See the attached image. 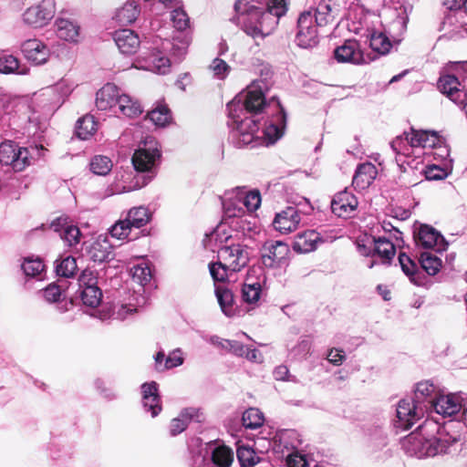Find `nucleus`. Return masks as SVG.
Here are the masks:
<instances>
[{"mask_svg": "<svg viewBox=\"0 0 467 467\" xmlns=\"http://www.w3.org/2000/svg\"><path fill=\"white\" fill-rule=\"evenodd\" d=\"M268 89V84L263 79L253 81L245 92L236 96L227 104L229 118L234 121V127L232 132V140L235 147H255L260 144L261 137L257 135L259 130L256 114L267 113V107L279 102L273 98L268 103L265 94Z\"/></svg>", "mask_w": 467, "mask_h": 467, "instance_id": "f257e3e1", "label": "nucleus"}, {"mask_svg": "<svg viewBox=\"0 0 467 467\" xmlns=\"http://www.w3.org/2000/svg\"><path fill=\"white\" fill-rule=\"evenodd\" d=\"M439 395L436 387L429 380L419 382L414 390V398L401 400L397 407V418L399 426L405 430L424 416V413L431 410L432 401Z\"/></svg>", "mask_w": 467, "mask_h": 467, "instance_id": "f03ea898", "label": "nucleus"}, {"mask_svg": "<svg viewBox=\"0 0 467 467\" xmlns=\"http://www.w3.org/2000/svg\"><path fill=\"white\" fill-rule=\"evenodd\" d=\"M436 429H438V426L435 423L425 422L416 431L411 432L401 441L402 449L408 455L415 456L419 459L433 457L447 452L449 447L456 440L442 439L441 433L439 437L428 435L427 432L429 431Z\"/></svg>", "mask_w": 467, "mask_h": 467, "instance_id": "7ed1b4c3", "label": "nucleus"}, {"mask_svg": "<svg viewBox=\"0 0 467 467\" xmlns=\"http://www.w3.org/2000/svg\"><path fill=\"white\" fill-rule=\"evenodd\" d=\"M161 157L159 142L153 137H146L135 150L131 159L134 169L139 172L151 173L147 177L143 185L147 184L153 177Z\"/></svg>", "mask_w": 467, "mask_h": 467, "instance_id": "20e7f679", "label": "nucleus"}, {"mask_svg": "<svg viewBox=\"0 0 467 467\" xmlns=\"http://www.w3.org/2000/svg\"><path fill=\"white\" fill-rule=\"evenodd\" d=\"M171 19L175 29L181 33L173 36L172 42L165 40L161 46L165 50L171 49L172 56L181 60L185 56L191 42V36L185 32L190 27V18L182 8L178 7L172 10Z\"/></svg>", "mask_w": 467, "mask_h": 467, "instance_id": "39448f33", "label": "nucleus"}, {"mask_svg": "<svg viewBox=\"0 0 467 467\" xmlns=\"http://www.w3.org/2000/svg\"><path fill=\"white\" fill-rule=\"evenodd\" d=\"M45 150L43 146L22 148L16 142L7 140L0 144V163L11 166L15 171H22L29 164V159L36 154L40 157V151Z\"/></svg>", "mask_w": 467, "mask_h": 467, "instance_id": "423d86ee", "label": "nucleus"}, {"mask_svg": "<svg viewBox=\"0 0 467 467\" xmlns=\"http://www.w3.org/2000/svg\"><path fill=\"white\" fill-rule=\"evenodd\" d=\"M318 8L302 12L297 19L298 32L296 41L300 47L312 48L319 44Z\"/></svg>", "mask_w": 467, "mask_h": 467, "instance_id": "0eeeda50", "label": "nucleus"}, {"mask_svg": "<svg viewBox=\"0 0 467 467\" xmlns=\"http://www.w3.org/2000/svg\"><path fill=\"white\" fill-rule=\"evenodd\" d=\"M263 128V139L266 144H274L284 136L286 126V115L280 102H274L267 108Z\"/></svg>", "mask_w": 467, "mask_h": 467, "instance_id": "6e6552de", "label": "nucleus"}, {"mask_svg": "<svg viewBox=\"0 0 467 467\" xmlns=\"http://www.w3.org/2000/svg\"><path fill=\"white\" fill-rule=\"evenodd\" d=\"M313 207L309 204L307 199L301 198L296 206H287L285 209L277 213L273 221L275 229L281 234H289L299 226L301 213H308Z\"/></svg>", "mask_w": 467, "mask_h": 467, "instance_id": "1a4fd4ad", "label": "nucleus"}, {"mask_svg": "<svg viewBox=\"0 0 467 467\" xmlns=\"http://www.w3.org/2000/svg\"><path fill=\"white\" fill-rule=\"evenodd\" d=\"M74 89L72 82L61 79L57 84L43 88L36 99L51 109L59 108Z\"/></svg>", "mask_w": 467, "mask_h": 467, "instance_id": "9d476101", "label": "nucleus"}, {"mask_svg": "<svg viewBox=\"0 0 467 467\" xmlns=\"http://www.w3.org/2000/svg\"><path fill=\"white\" fill-rule=\"evenodd\" d=\"M234 462V451L227 446L211 447L207 456L199 454L193 459V467H230Z\"/></svg>", "mask_w": 467, "mask_h": 467, "instance_id": "9b49d317", "label": "nucleus"}, {"mask_svg": "<svg viewBox=\"0 0 467 467\" xmlns=\"http://www.w3.org/2000/svg\"><path fill=\"white\" fill-rule=\"evenodd\" d=\"M55 14V0H42L38 5H33L25 11L23 20L33 27H43L49 23Z\"/></svg>", "mask_w": 467, "mask_h": 467, "instance_id": "f8f14e48", "label": "nucleus"}, {"mask_svg": "<svg viewBox=\"0 0 467 467\" xmlns=\"http://www.w3.org/2000/svg\"><path fill=\"white\" fill-rule=\"evenodd\" d=\"M218 258L233 273L240 271L247 265L249 254L243 245L237 244L223 246L218 252Z\"/></svg>", "mask_w": 467, "mask_h": 467, "instance_id": "ddd939ff", "label": "nucleus"}, {"mask_svg": "<svg viewBox=\"0 0 467 467\" xmlns=\"http://www.w3.org/2000/svg\"><path fill=\"white\" fill-rule=\"evenodd\" d=\"M438 87L451 100L463 104L466 99L465 85L462 84L453 72H447L440 77Z\"/></svg>", "mask_w": 467, "mask_h": 467, "instance_id": "4468645a", "label": "nucleus"}, {"mask_svg": "<svg viewBox=\"0 0 467 467\" xmlns=\"http://www.w3.org/2000/svg\"><path fill=\"white\" fill-rule=\"evenodd\" d=\"M415 240L419 246L436 252H443L448 247V243L441 233L427 224L420 225L415 234Z\"/></svg>", "mask_w": 467, "mask_h": 467, "instance_id": "2eb2a0df", "label": "nucleus"}, {"mask_svg": "<svg viewBox=\"0 0 467 467\" xmlns=\"http://www.w3.org/2000/svg\"><path fill=\"white\" fill-rule=\"evenodd\" d=\"M290 254L288 244L281 241L266 242L263 246L262 262L266 267H275L285 263Z\"/></svg>", "mask_w": 467, "mask_h": 467, "instance_id": "dca6fc26", "label": "nucleus"}, {"mask_svg": "<svg viewBox=\"0 0 467 467\" xmlns=\"http://www.w3.org/2000/svg\"><path fill=\"white\" fill-rule=\"evenodd\" d=\"M334 57L339 63L361 65L367 60L360 48L359 43L355 39H348L334 50Z\"/></svg>", "mask_w": 467, "mask_h": 467, "instance_id": "f3484780", "label": "nucleus"}, {"mask_svg": "<svg viewBox=\"0 0 467 467\" xmlns=\"http://www.w3.org/2000/svg\"><path fill=\"white\" fill-rule=\"evenodd\" d=\"M358 205L357 197L350 192L344 190L334 195L331 201V211L337 217H351Z\"/></svg>", "mask_w": 467, "mask_h": 467, "instance_id": "a211bd4d", "label": "nucleus"}, {"mask_svg": "<svg viewBox=\"0 0 467 467\" xmlns=\"http://www.w3.org/2000/svg\"><path fill=\"white\" fill-rule=\"evenodd\" d=\"M462 400V396L457 393L439 394L436 400L432 401L431 409L444 417L452 416L463 408Z\"/></svg>", "mask_w": 467, "mask_h": 467, "instance_id": "6ab92c4d", "label": "nucleus"}, {"mask_svg": "<svg viewBox=\"0 0 467 467\" xmlns=\"http://www.w3.org/2000/svg\"><path fill=\"white\" fill-rule=\"evenodd\" d=\"M122 90L115 84L107 83L96 93V107L99 110H111L117 113L116 107Z\"/></svg>", "mask_w": 467, "mask_h": 467, "instance_id": "aec40b11", "label": "nucleus"}, {"mask_svg": "<svg viewBox=\"0 0 467 467\" xmlns=\"http://www.w3.org/2000/svg\"><path fill=\"white\" fill-rule=\"evenodd\" d=\"M25 57L35 65L45 64L50 56L48 47L38 39H28L22 44Z\"/></svg>", "mask_w": 467, "mask_h": 467, "instance_id": "412c9836", "label": "nucleus"}, {"mask_svg": "<svg viewBox=\"0 0 467 467\" xmlns=\"http://www.w3.org/2000/svg\"><path fill=\"white\" fill-rule=\"evenodd\" d=\"M441 30L451 35V36L467 32V14L465 11L460 9L448 12L441 24Z\"/></svg>", "mask_w": 467, "mask_h": 467, "instance_id": "4be33fe9", "label": "nucleus"}, {"mask_svg": "<svg viewBox=\"0 0 467 467\" xmlns=\"http://www.w3.org/2000/svg\"><path fill=\"white\" fill-rule=\"evenodd\" d=\"M141 393L145 411L150 412L151 417H156L161 410L158 384L155 381L142 384Z\"/></svg>", "mask_w": 467, "mask_h": 467, "instance_id": "5701e85b", "label": "nucleus"}, {"mask_svg": "<svg viewBox=\"0 0 467 467\" xmlns=\"http://www.w3.org/2000/svg\"><path fill=\"white\" fill-rule=\"evenodd\" d=\"M442 140L435 131L416 130H414V139H412V146L424 149L439 148L441 151V156L449 155L446 147L441 146Z\"/></svg>", "mask_w": 467, "mask_h": 467, "instance_id": "b1692460", "label": "nucleus"}, {"mask_svg": "<svg viewBox=\"0 0 467 467\" xmlns=\"http://www.w3.org/2000/svg\"><path fill=\"white\" fill-rule=\"evenodd\" d=\"M114 41L123 54H134L140 44L139 36L131 29H120L115 32Z\"/></svg>", "mask_w": 467, "mask_h": 467, "instance_id": "393cba45", "label": "nucleus"}, {"mask_svg": "<svg viewBox=\"0 0 467 467\" xmlns=\"http://www.w3.org/2000/svg\"><path fill=\"white\" fill-rule=\"evenodd\" d=\"M55 26L58 38L70 43L78 42L80 26L77 22L67 18H57Z\"/></svg>", "mask_w": 467, "mask_h": 467, "instance_id": "a878e982", "label": "nucleus"}, {"mask_svg": "<svg viewBox=\"0 0 467 467\" xmlns=\"http://www.w3.org/2000/svg\"><path fill=\"white\" fill-rule=\"evenodd\" d=\"M378 174L377 168L371 162H365L358 166L352 180L355 188L364 190L375 180Z\"/></svg>", "mask_w": 467, "mask_h": 467, "instance_id": "bb28decb", "label": "nucleus"}, {"mask_svg": "<svg viewBox=\"0 0 467 467\" xmlns=\"http://www.w3.org/2000/svg\"><path fill=\"white\" fill-rule=\"evenodd\" d=\"M140 5L137 0H128L115 12L116 21L124 26L134 23L140 15Z\"/></svg>", "mask_w": 467, "mask_h": 467, "instance_id": "cd10ccee", "label": "nucleus"}, {"mask_svg": "<svg viewBox=\"0 0 467 467\" xmlns=\"http://www.w3.org/2000/svg\"><path fill=\"white\" fill-rule=\"evenodd\" d=\"M146 303V299L143 296L139 295L133 296L128 303H117L113 304V319L124 320L128 317L135 314L138 308L142 306Z\"/></svg>", "mask_w": 467, "mask_h": 467, "instance_id": "c85d7f7f", "label": "nucleus"}, {"mask_svg": "<svg viewBox=\"0 0 467 467\" xmlns=\"http://www.w3.org/2000/svg\"><path fill=\"white\" fill-rule=\"evenodd\" d=\"M155 368L158 371H164L173 368H177L183 363L182 351L181 348L172 350L167 358L162 350L154 356Z\"/></svg>", "mask_w": 467, "mask_h": 467, "instance_id": "c756f323", "label": "nucleus"}, {"mask_svg": "<svg viewBox=\"0 0 467 467\" xmlns=\"http://www.w3.org/2000/svg\"><path fill=\"white\" fill-rule=\"evenodd\" d=\"M320 240L319 233L313 230L306 231L296 235L293 248L299 253H309L317 249Z\"/></svg>", "mask_w": 467, "mask_h": 467, "instance_id": "7c9ffc66", "label": "nucleus"}, {"mask_svg": "<svg viewBox=\"0 0 467 467\" xmlns=\"http://www.w3.org/2000/svg\"><path fill=\"white\" fill-rule=\"evenodd\" d=\"M116 110L128 118H135L141 114L142 107L138 99L122 91Z\"/></svg>", "mask_w": 467, "mask_h": 467, "instance_id": "2f4dec72", "label": "nucleus"}, {"mask_svg": "<svg viewBox=\"0 0 467 467\" xmlns=\"http://www.w3.org/2000/svg\"><path fill=\"white\" fill-rule=\"evenodd\" d=\"M146 70L164 75L170 71V58L161 52L152 53L145 59V65L140 67Z\"/></svg>", "mask_w": 467, "mask_h": 467, "instance_id": "473e14b6", "label": "nucleus"}, {"mask_svg": "<svg viewBox=\"0 0 467 467\" xmlns=\"http://www.w3.org/2000/svg\"><path fill=\"white\" fill-rule=\"evenodd\" d=\"M262 294V283L259 279L247 277L242 287V298L248 305H257Z\"/></svg>", "mask_w": 467, "mask_h": 467, "instance_id": "72a5a7b5", "label": "nucleus"}, {"mask_svg": "<svg viewBox=\"0 0 467 467\" xmlns=\"http://www.w3.org/2000/svg\"><path fill=\"white\" fill-rule=\"evenodd\" d=\"M215 296L222 312L226 317H233L235 313L233 292L223 285H215Z\"/></svg>", "mask_w": 467, "mask_h": 467, "instance_id": "f704fd0d", "label": "nucleus"}, {"mask_svg": "<svg viewBox=\"0 0 467 467\" xmlns=\"http://www.w3.org/2000/svg\"><path fill=\"white\" fill-rule=\"evenodd\" d=\"M412 139H414L413 129L410 132H404L402 135L397 136L390 142V147L397 155L408 157L412 153L411 150L417 148V146H412Z\"/></svg>", "mask_w": 467, "mask_h": 467, "instance_id": "c9c22d12", "label": "nucleus"}, {"mask_svg": "<svg viewBox=\"0 0 467 467\" xmlns=\"http://www.w3.org/2000/svg\"><path fill=\"white\" fill-rule=\"evenodd\" d=\"M45 300L48 303H59L57 310L60 313H64L68 310V306L72 307V301H64L60 303V299L63 296L62 289L55 283L49 284L46 288L40 291Z\"/></svg>", "mask_w": 467, "mask_h": 467, "instance_id": "e433bc0d", "label": "nucleus"}, {"mask_svg": "<svg viewBox=\"0 0 467 467\" xmlns=\"http://www.w3.org/2000/svg\"><path fill=\"white\" fill-rule=\"evenodd\" d=\"M90 258L94 262H104L112 256V245L106 237H99L90 246Z\"/></svg>", "mask_w": 467, "mask_h": 467, "instance_id": "4c0bfd02", "label": "nucleus"}, {"mask_svg": "<svg viewBox=\"0 0 467 467\" xmlns=\"http://www.w3.org/2000/svg\"><path fill=\"white\" fill-rule=\"evenodd\" d=\"M395 246L389 240L381 237L374 240L373 255L380 257L382 263H389L395 255Z\"/></svg>", "mask_w": 467, "mask_h": 467, "instance_id": "58836bf2", "label": "nucleus"}, {"mask_svg": "<svg viewBox=\"0 0 467 467\" xmlns=\"http://www.w3.org/2000/svg\"><path fill=\"white\" fill-rule=\"evenodd\" d=\"M236 198L248 212H254L261 205V194L258 190L245 191L242 189L238 191Z\"/></svg>", "mask_w": 467, "mask_h": 467, "instance_id": "ea45409f", "label": "nucleus"}, {"mask_svg": "<svg viewBox=\"0 0 467 467\" xmlns=\"http://www.w3.org/2000/svg\"><path fill=\"white\" fill-rule=\"evenodd\" d=\"M197 413V410L193 408L184 409L178 418H174L171 421L170 433L171 436H176L182 432L191 419H192Z\"/></svg>", "mask_w": 467, "mask_h": 467, "instance_id": "a19ab883", "label": "nucleus"}, {"mask_svg": "<svg viewBox=\"0 0 467 467\" xmlns=\"http://www.w3.org/2000/svg\"><path fill=\"white\" fill-rule=\"evenodd\" d=\"M98 130V123L92 115L80 118L76 126V133L81 140H87Z\"/></svg>", "mask_w": 467, "mask_h": 467, "instance_id": "79ce46f5", "label": "nucleus"}, {"mask_svg": "<svg viewBox=\"0 0 467 467\" xmlns=\"http://www.w3.org/2000/svg\"><path fill=\"white\" fill-rule=\"evenodd\" d=\"M132 280L140 285L141 289L151 280L152 274L150 265L141 262L130 268Z\"/></svg>", "mask_w": 467, "mask_h": 467, "instance_id": "37998d69", "label": "nucleus"}, {"mask_svg": "<svg viewBox=\"0 0 467 467\" xmlns=\"http://www.w3.org/2000/svg\"><path fill=\"white\" fill-rule=\"evenodd\" d=\"M127 219L134 228L140 229L150 220V213L144 206L131 208L127 213Z\"/></svg>", "mask_w": 467, "mask_h": 467, "instance_id": "c03bdc74", "label": "nucleus"}, {"mask_svg": "<svg viewBox=\"0 0 467 467\" xmlns=\"http://www.w3.org/2000/svg\"><path fill=\"white\" fill-rule=\"evenodd\" d=\"M148 119L157 127H165L171 120V113L166 105H158L148 113Z\"/></svg>", "mask_w": 467, "mask_h": 467, "instance_id": "a18cd8bd", "label": "nucleus"}, {"mask_svg": "<svg viewBox=\"0 0 467 467\" xmlns=\"http://www.w3.org/2000/svg\"><path fill=\"white\" fill-rule=\"evenodd\" d=\"M236 456L242 467H254L261 461L256 452L245 445L237 448Z\"/></svg>", "mask_w": 467, "mask_h": 467, "instance_id": "49530a36", "label": "nucleus"}, {"mask_svg": "<svg viewBox=\"0 0 467 467\" xmlns=\"http://www.w3.org/2000/svg\"><path fill=\"white\" fill-rule=\"evenodd\" d=\"M80 297L84 305L95 307L101 301L102 292L98 285H88L80 289Z\"/></svg>", "mask_w": 467, "mask_h": 467, "instance_id": "de8ad7c7", "label": "nucleus"}, {"mask_svg": "<svg viewBox=\"0 0 467 467\" xmlns=\"http://www.w3.org/2000/svg\"><path fill=\"white\" fill-rule=\"evenodd\" d=\"M0 72L3 74H26V69L19 67L18 59L13 55L4 54L0 56Z\"/></svg>", "mask_w": 467, "mask_h": 467, "instance_id": "09e8293b", "label": "nucleus"}, {"mask_svg": "<svg viewBox=\"0 0 467 467\" xmlns=\"http://www.w3.org/2000/svg\"><path fill=\"white\" fill-rule=\"evenodd\" d=\"M242 422L244 428L254 430L264 423V415L256 408H249L243 413Z\"/></svg>", "mask_w": 467, "mask_h": 467, "instance_id": "8fccbe9b", "label": "nucleus"}, {"mask_svg": "<svg viewBox=\"0 0 467 467\" xmlns=\"http://www.w3.org/2000/svg\"><path fill=\"white\" fill-rule=\"evenodd\" d=\"M132 228H134L133 225L126 217L124 220L115 223L109 229V234L112 238L125 240L129 238Z\"/></svg>", "mask_w": 467, "mask_h": 467, "instance_id": "3c124183", "label": "nucleus"}, {"mask_svg": "<svg viewBox=\"0 0 467 467\" xmlns=\"http://www.w3.org/2000/svg\"><path fill=\"white\" fill-rule=\"evenodd\" d=\"M112 169V161L107 156H95L90 162V170L100 176L107 175Z\"/></svg>", "mask_w": 467, "mask_h": 467, "instance_id": "603ef678", "label": "nucleus"}, {"mask_svg": "<svg viewBox=\"0 0 467 467\" xmlns=\"http://www.w3.org/2000/svg\"><path fill=\"white\" fill-rule=\"evenodd\" d=\"M22 269L26 275L34 277L42 274L45 265L39 257H26L22 264Z\"/></svg>", "mask_w": 467, "mask_h": 467, "instance_id": "864d4df0", "label": "nucleus"}, {"mask_svg": "<svg viewBox=\"0 0 467 467\" xmlns=\"http://www.w3.org/2000/svg\"><path fill=\"white\" fill-rule=\"evenodd\" d=\"M421 267L430 275H436L441 266V260L430 253H422L420 255Z\"/></svg>", "mask_w": 467, "mask_h": 467, "instance_id": "5fc2aeb1", "label": "nucleus"}, {"mask_svg": "<svg viewBox=\"0 0 467 467\" xmlns=\"http://www.w3.org/2000/svg\"><path fill=\"white\" fill-rule=\"evenodd\" d=\"M209 70L213 78L223 80L230 74L232 67L222 58H214L209 65Z\"/></svg>", "mask_w": 467, "mask_h": 467, "instance_id": "6e6d98bb", "label": "nucleus"}, {"mask_svg": "<svg viewBox=\"0 0 467 467\" xmlns=\"http://www.w3.org/2000/svg\"><path fill=\"white\" fill-rule=\"evenodd\" d=\"M77 268L76 259L72 256H67L57 265L56 272L57 275L68 278L74 275Z\"/></svg>", "mask_w": 467, "mask_h": 467, "instance_id": "4d7b16f0", "label": "nucleus"}, {"mask_svg": "<svg viewBox=\"0 0 467 467\" xmlns=\"http://www.w3.org/2000/svg\"><path fill=\"white\" fill-rule=\"evenodd\" d=\"M399 263L404 274L410 277L411 282L416 283L415 275L418 272L417 264L405 253L399 254Z\"/></svg>", "mask_w": 467, "mask_h": 467, "instance_id": "13d9d810", "label": "nucleus"}, {"mask_svg": "<svg viewBox=\"0 0 467 467\" xmlns=\"http://www.w3.org/2000/svg\"><path fill=\"white\" fill-rule=\"evenodd\" d=\"M370 47L379 54L385 55L389 51L391 43L385 35L378 34L371 36Z\"/></svg>", "mask_w": 467, "mask_h": 467, "instance_id": "bf43d9fd", "label": "nucleus"}, {"mask_svg": "<svg viewBox=\"0 0 467 467\" xmlns=\"http://www.w3.org/2000/svg\"><path fill=\"white\" fill-rule=\"evenodd\" d=\"M210 274L214 282H224L229 275L230 269L223 265V262L219 260L216 263L209 264Z\"/></svg>", "mask_w": 467, "mask_h": 467, "instance_id": "052dcab7", "label": "nucleus"}, {"mask_svg": "<svg viewBox=\"0 0 467 467\" xmlns=\"http://www.w3.org/2000/svg\"><path fill=\"white\" fill-rule=\"evenodd\" d=\"M80 235L81 233L78 227L69 224L68 227L64 229L63 234H61V239H63L68 246H74L79 243Z\"/></svg>", "mask_w": 467, "mask_h": 467, "instance_id": "680f3d73", "label": "nucleus"}, {"mask_svg": "<svg viewBox=\"0 0 467 467\" xmlns=\"http://www.w3.org/2000/svg\"><path fill=\"white\" fill-rule=\"evenodd\" d=\"M340 10L339 3L328 0V3L325 5V10L323 9V20H325L326 24L335 22L339 16Z\"/></svg>", "mask_w": 467, "mask_h": 467, "instance_id": "e2e57ef3", "label": "nucleus"}, {"mask_svg": "<svg viewBox=\"0 0 467 467\" xmlns=\"http://www.w3.org/2000/svg\"><path fill=\"white\" fill-rule=\"evenodd\" d=\"M445 69L447 72H453L458 78H462V81L467 79V61L450 62Z\"/></svg>", "mask_w": 467, "mask_h": 467, "instance_id": "0e129e2a", "label": "nucleus"}, {"mask_svg": "<svg viewBox=\"0 0 467 467\" xmlns=\"http://www.w3.org/2000/svg\"><path fill=\"white\" fill-rule=\"evenodd\" d=\"M447 175V171L437 165L428 166L425 171V177L429 181L442 180L446 178Z\"/></svg>", "mask_w": 467, "mask_h": 467, "instance_id": "69168bd1", "label": "nucleus"}, {"mask_svg": "<svg viewBox=\"0 0 467 467\" xmlns=\"http://www.w3.org/2000/svg\"><path fill=\"white\" fill-rule=\"evenodd\" d=\"M287 467H307L308 462L305 455L295 451L287 455L285 460Z\"/></svg>", "mask_w": 467, "mask_h": 467, "instance_id": "338daca9", "label": "nucleus"}, {"mask_svg": "<svg viewBox=\"0 0 467 467\" xmlns=\"http://www.w3.org/2000/svg\"><path fill=\"white\" fill-rule=\"evenodd\" d=\"M346 353L342 348H333L327 355V359L334 366H340L346 360Z\"/></svg>", "mask_w": 467, "mask_h": 467, "instance_id": "774afa93", "label": "nucleus"}]
</instances>
